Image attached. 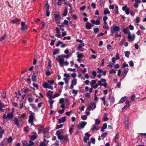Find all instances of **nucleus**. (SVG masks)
Here are the masks:
<instances>
[{
	"label": "nucleus",
	"mask_w": 146,
	"mask_h": 146,
	"mask_svg": "<svg viewBox=\"0 0 146 146\" xmlns=\"http://www.w3.org/2000/svg\"><path fill=\"white\" fill-rule=\"evenodd\" d=\"M106 96H104L103 97L101 98V100L103 101V104L105 105L106 104V101H105V98Z\"/></svg>",
	"instance_id": "47"
},
{
	"label": "nucleus",
	"mask_w": 146,
	"mask_h": 146,
	"mask_svg": "<svg viewBox=\"0 0 146 146\" xmlns=\"http://www.w3.org/2000/svg\"><path fill=\"white\" fill-rule=\"evenodd\" d=\"M21 25V30H22L24 31L27 29V26L25 25V22L22 21Z\"/></svg>",
	"instance_id": "12"
},
{
	"label": "nucleus",
	"mask_w": 146,
	"mask_h": 146,
	"mask_svg": "<svg viewBox=\"0 0 146 146\" xmlns=\"http://www.w3.org/2000/svg\"><path fill=\"white\" fill-rule=\"evenodd\" d=\"M14 117L13 113L12 112L7 114V119H13Z\"/></svg>",
	"instance_id": "18"
},
{
	"label": "nucleus",
	"mask_w": 146,
	"mask_h": 146,
	"mask_svg": "<svg viewBox=\"0 0 146 146\" xmlns=\"http://www.w3.org/2000/svg\"><path fill=\"white\" fill-rule=\"evenodd\" d=\"M21 21V19H17L12 20L11 22L14 23H16L18 22H19Z\"/></svg>",
	"instance_id": "34"
},
{
	"label": "nucleus",
	"mask_w": 146,
	"mask_h": 146,
	"mask_svg": "<svg viewBox=\"0 0 146 146\" xmlns=\"http://www.w3.org/2000/svg\"><path fill=\"white\" fill-rule=\"evenodd\" d=\"M43 87L45 88H48L51 89L52 90L53 89L52 86H49L48 83L44 82L42 84Z\"/></svg>",
	"instance_id": "10"
},
{
	"label": "nucleus",
	"mask_w": 146,
	"mask_h": 146,
	"mask_svg": "<svg viewBox=\"0 0 146 146\" xmlns=\"http://www.w3.org/2000/svg\"><path fill=\"white\" fill-rule=\"evenodd\" d=\"M7 36L6 33H5L0 38V41H3L5 38Z\"/></svg>",
	"instance_id": "29"
},
{
	"label": "nucleus",
	"mask_w": 146,
	"mask_h": 146,
	"mask_svg": "<svg viewBox=\"0 0 146 146\" xmlns=\"http://www.w3.org/2000/svg\"><path fill=\"white\" fill-rule=\"evenodd\" d=\"M58 138L60 141H62L63 142H64V141L63 140L64 136L62 135H60L57 137Z\"/></svg>",
	"instance_id": "31"
},
{
	"label": "nucleus",
	"mask_w": 146,
	"mask_h": 146,
	"mask_svg": "<svg viewBox=\"0 0 146 146\" xmlns=\"http://www.w3.org/2000/svg\"><path fill=\"white\" fill-rule=\"evenodd\" d=\"M43 137L44 139H48L50 137L49 133H43Z\"/></svg>",
	"instance_id": "23"
},
{
	"label": "nucleus",
	"mask_w": 146,
	"mask_h": 146,
	"mask_svg": "<svg viewBox=\"0 0 146 146\" xmlns=\"http://www.w3.org/2000/svg\"><path fill=\"white\" fill-rule=\"evenodd\" d=\"M131 102V101H127L126 102L125 104H126V105H125L122 108V110H123V109L127 108H128V107H129L130 106V105L129 104Z\"/></svg>",
	"instance_id": "16"
},
{
	"label": "nucleus",
	"mask_w": 146,
	"mask_h": 146,
	"mask_svg": "<svg viewBox=\"0 0 146 146\" xmlns=\"http://www.w3.org/2000/svg\"><path fill=\"white\" fill-rule=\"evenodd\" d=\"M96 107V103L93 102H90L89 106L87 107V109L88 111H90L92 109H94Z\"/></svg>",
	"instance_id": "5"
},
{
	"label": "nucleus",
	"mask_w": 146,
	"mask_h": 146,
	"mask_svg": "<svg viewBox=\"0 0 146 146\" xmlns=\"http://www.w3.org/2000/svg\"><path fill=\"white\" fill-rule=\"evenodd\" d=\"M84 57V55H83L82 54L80 53V54H78L77 57L79 58H83Z\"/></svg>",
	"instance_id": "62"
},
{
	"label": "nucleus",
	"mask_w": 146,
	"mask_h": 146,
	"mask_svg": "<svg viewBox=\"0 0 146 146\" xmlns=\"http://www.w3.org/2000/svg\"><path fill=\"white\" fill-rule=\"evenodd\" d=\"M99 129V126L95 124H94L92 125L91 130L94 131V130H97Z\"/></svg>",
	"instance_id": "13"
},
{
	"label": "nucleus",
	"mask_w": 146,
	"mask_h": 146,
	"mask_svg": "<svg viewBox=\"0 0 146 146\" xmlns=\"http://www.w3.org/2000/svg\"><path fill=\"white\" fill-rule=\"evenodd\" d=\"M99 85L100 86H103L105 88H106L107 87V84L106 83V80L103 78H102L100 80L98 81V83L94 85V86H91V88L89 90V92L90 93H91L93 90V88L94 89L96 88Z\"/></svg>",
	"instance_id": "2"
},
{
	"label": "nucleus",
	"mask_w": 146,
	"mask_h": 146,
	"mask_svg": "<svg viewBox=\"0 0 146 146\" xmlns=\"http://www.w3.org/2000/svg\"><path fill=\"white\" fill-rule=\"evenodd\" d=\"M96 83V81L95 80H92L91 81L90 85H91V86H94V84H95Z\"/></svg>",
	"instance_id": "37"
},
{
	"label": "nucleus",
	"mask_w": 146,
	"mask_h": 146,
	"mask_svg": "<svg viewBox=\"0 0 146 146\" xmlns=\"http://www.w3.org/2000/svg\"><path fill=\"white\" fill-rule=\"evenodd\" d=\"M49 5H48V3H46L45 5H44V7L45 8V9L46 10V11L48 10Z\"/></svg>",
	"instance_id": "45"
},
{
	"label": "nucleus",
	"mask_w": 146,
	"mask_h": 146,
	"mask_svg": "<svg viewBox=\"0 0 146 146\" xmlns=\"http://www.w3.org/2000/svg\"><path fill=\"white\" fill-rule=\"evenodd\" d=\"M30 106H31L32 108L35 110H36L37 109V108L36 107V105L34 104H30Z\"/></svg>",
	"instance_id": "49"
},
{
	"label": "nucleus",
	"mask_w": 146,
	"mask_h": 146,
	"mask_svg": "<svg viewBox=\"0 0 146 146\" xmlns=\"http://www.w3.org/2000/svg\"><path fill=\"white\" fill-rule=\"evenodd\" d=\"M14 123L17 125H19V123L18 121V120L17 118L15 117L14 120Z\"/></svg>",
	"instance_id": "32"
},
{
	"label": "nucleus",
	"mask_w": 146,
	"mask_h": 146,
	"mask_svg": "<svg viewBox=\"0 0 146 146\" xmlns=\"http://www.w3.org/2000/svg\"><path fill=\"white\" fill-rule=\"evenodd\" d=\"M64 109H63L62 110H60L58 111V113H59L60 114H62L64 112Z\"/></svg>",
	"instance_id": "63"
},
{
	"label": "nucleus",
	"mask_w": 146,
	"mask_h": 146,
	"mask_svg": "<svg viewBox=\"0 0 146 146\" xmlns=\"http://www.w3.org/2000/svg\"><path fill=\"white\" fill-rule=\"evenodd\" d=\"M86 28L88 30L91 28L92 26H93L88 22H87L85 24Z\"/></svg>",
	"instance_id": "17"
},
{
	"label": "nucleus",
	"mask_w": 146,
	"mask_h": 146,
	"mask_svg": "<svg viewBox=\"0 0 146 146\" xmlns=\"http://www.w3.org/2000/svg\"><path fill=\"white\" fill-rule=\"evenodd\" d=\"M94 33L95 34H96L99 31V29L98 28H94Z\"/></svg>",
	"instance_id": "64"
},
{
	"label": "nucleus",
	"mask_w": 146,
	"mask_h": 146,
	"mask_svg": "<svg viewBox=\"0 0 146 146\" xmlns=\"http://www.w3.org/2000/svg\"><path fill=\"white\" fill-rule=\"evenodd\" d=\"M43 129V126L42 125L38 129V134H39L42 131Z\"/></svg>",
	"instance_id": "43"
},
{
	"label": "nucleus",
	"mask_w": 146,
	"mask_h": 146,
	"mask_svg": "<svg viewBox=\"0 0 146 146\" xmlns=\"http://www.w3.org/2000/svg\"><path fill=\"white\" fill-rule=\"evenodd\" d=\"M32 80L33 82H35L36 80V76L35 73L33 74L32 77Z\"/></svg>",
	"instance_id": "28"
},
{
	"label": "nucleus",
	"mask_w": 146,
	"mask_h": 146,
	"mask_svg": "<svg viewBox=\"0 0 146 146\" xmlns=\"http://www.w3.org/2000/svg\"><path fill=\"white\" fill-rule=\"evenodd\" d=\"M124 123L125 124V126L126 127L127 129H129V127H128V120H126L124 122Z\"/></svg>",
	"instance_id": "46"
},
{
	"label": "nucleus",
	"mask_w": 146,
	"mask_h": 146,
	"mask_svg": "<svg viewBox=\"0 0 146 146\" xmlns=\"http://www.w3.org/2000/svg\"><path fill=\"white\" fill-rule=\"evenodd\" d=\"M60 141L59 140H56L54 143L52 144L50 146H59Z\"/></svg>",
	"instance_id": "26"
},
{
	"label": "nucleus",
	"mask_w": 146,
	"mask_h": 146,
	"mask_svg": "<svg viewBox=\"0 0 146 146\" xmlns=\"http://www.w3.org/2000/svg\"><path fill=\"white\" fill-rule=\"evenodd\" d=\"M111 33L112 34H113L115 31H117L120 29L119 26H117L113 25L110 29Z\"/></svg>",
	"instance_id": "6"
},
{
	"label": "nucleus",
	"mask_w": 146,
	"mask_h": 146,
	"mask_svg": "<svg viewBox=\"0 0 146 146\" xmlns=\"http://www.w3.org/2000/svg\"><path fill=\"white\" fill-rule=\"evenodd\" d=\"M22 143L23 146H33L34 145V143L31 140H30L28 144L27 141L25 140H23L22 141Z\"/></svg>",
	"instance_id": "4"
},
{
	"label": "nucleus",
	"mask_w": 146,
	"mask_h": 146,
	"mask_svg": "<svg viewBox=\"0 0 146 146\" xmlns=\"http://www.w3.org/2000/svg\"><path fill=\"white\" fill-rule=\"evenodd\" d=\"M23 129L24 131L25 132H27L29 131V127L28 126H27L26 127H24L23 128Z\"/></svg>",
	"instance_id": "53"
},
{
	"label": "nucleus",
	"mask_w": 146,
	"mask_h": 146,
	"mask_svg": "<svg viewBox=\"0 0 146 146\" xmlns=\"http://www.w3.org/2000/svg\"><path fill=\"white\" fill-rule=\"evenodd\" d=\"M127 97H122L119 101V103H122L124 102L127 100Z\"/></svg>",
	"instance_id": "20"
},
{
	"label": "nucleus",
	"mask_w": 146,
	"mask_h": 146,
	"mask_svg": "<svg viewBox=\"0 0 146 146\" xmlns=\"http://www.w3.org/2000/svg\"><path fill=\"white\" fill-rule=\"evenodd\" d=\"M126 75L127 74H126L125 73H123L122 74L121 76V79L120 80H121L122 79H123L126 76Z\"/></svg>",
	"instance_id": "59"
},
{
	"label": "nucleus",
	"mask_w": 146,
	"mask_h": 146,
	"mask_svg": "<svg viewBox=\"0 0 146 146\" xmlns=\"http://www.w3.org/2000/svg\"><path fill=\"white\" fill-rule=\"evenodd\" d=\"M103 23L104 24L103 26V28L107 30H108L109 29V28L107 24V23Z\"/></svg>",
	"instance_id": "27"
},
{
	"label": "nucleus",
	"mask_w": 146,
	"mask_h": 146,
	"mask_svg": "<svg viewBox=\"0 0 146 146\" xmlns=\"http://www.w3.org/2000/svg\"><path fill=\"white\" fill-rule=\"evenodd\" d=\"M54 15L56 22L58 23H60V16L56 14H55Z\"/></svg>",
	"instance_id": "14"
},
{
	"label": "nucleus",
	"mask_w": 146,
	"mask_h": 146,
	"mask_svg": "<svg viewBox=\"0 0 146 146\" xmlns=\"http://www.w3.org/2000/svg\"><path fill=\"white\" fill-rule=\"evenodd\" d=\"M74 127V125H72L70 127L69 131L70 134H72L73 132V129Z\"/></svg>",
	"instance_id": "33"
},
{
	"label": "nucleus",
	"mask_w": 146,
	"mask_h": 146,
	"mask_svg": "<svg viewBox=\"0 0 146 146\" xmlns=\"http://www.w3.org/2000/svg\"><path fill=\"white\" fill-rule=\"evenodd\" d=\"M108 98L111 103H113L114 102L115 98L111 96V93L109 95L108 97Z\"/></svg>",
	"instance_id": "11"
},
{
	"label": "nucleus",
	"mask_w": 146,
	"mask_h": 146,
	"mask_svg": "<svg viewBox=\"0 0 146 146\" xmlns=\"http://www.w3.org/2000/svg\"><path fill=\"white\" fill-rule=\"evenodd\" d=\"M53 93V92L51 91H49L46 94L47 96L49 98V99H51L52 98L53 96H52V94Z\"/></svg>",
	"instance_id": "15"
},
{
	"label": "nucleus",
	"mask_w": 146,
	"mask_h": 146,
	"mask_svg": "<svg viewBox=\"0 0 146 146\" xmlns=\"http://www.w3.org/2000/svg\"><path fill=\"white\" fill-rule=\"evenodd\" d=\"M87 122L84 121L82 123H81L79 125H76L77 128L79 129H81L83 128L85 126Z\"/></svg>",
	"instance_id": "9"
},
{
	"label": "nucleus",
	"mask_w": 146,
	"mask_h": 146,
	"mask_svg": "<svg viewBox=\"0 0 146 146\" xmlns=\"http://www.w3.org/2000/svg\"><path fill=\"white\" fill-rule=\"evenodd\" d=\"M5 131L1 129V127L0 126V137L1 138L2 137L3 134L4 133Z\"/></svg>",
	"instance_id": "25"
},
{
	"label": "nucleus",
	"mask_w": 146,
	"mask_h": 146,
	"mask_svg": "<svg viewBox=\"0 0 146 146\" xmlns=\"http://www.w3.org/2000/svg\"><path fill=\"white\" fill-rule=\"evenodd\" d=\"M29 112L30 115L29 116V123H30L31 125H34L33 121H36L35 117V114L31 111H30Z\"/></svg>",
	"instance_id": "3"
},
{
	"label": "nucleus",
	"mask_w": 146,
	"mask_h": 146,
	"mask_svg": "<svg viewBox=\"0 0 146 146\" xmlns=\"http://www.w3.org/2000/svg\"><path fill=\"white\" fill-rule=\"evenodd\" d=\"M135 35L134 34H131L130 32H129L127 36L128 41L132 42L134 40L135 38Z\"/></svg>",
	"instance_id": "7"
},
{
	"label": "nucleus",
	"mask_w": 146,
	"mask_h": 146,
	"mask_svg": "<svg viewBox=\"0 0 146 146\" xmlns=\"http://www.w3.org/2000/svg\"><path fill=\"white\" fill-rule=\"evenodd\" d=\"M116 73V71L113 69L110 70L109 72L110 74H115Z\"/></svg>",
	"instance_id": "60"
},
{
	"label": "nucleus",
	"mask_w": 146,
	"mask_h": 146,
	"mask_svg": "<svg viewBox=\"0 0 146 146\" xmlns=\"http://www.w3.org/2000/svg\"><path fill=\"white\" fill-rule=\"evenodd\" d=\"M101 122V121L99 119H96L95 120V124L98 126Z\"/></svg>",
	"instance_id": "42"
},
{
	"label": "nucleus",
	"mask_w": 146,
	"mask_h": 146,
	"mask_svg": "<svg viewBox=\"0 0 146 146\" xmlns=\"http://www.w3.org/2000/svg\"><path fill=\"white\" fill-rule=\"evenodd\" d=\"M59 53V49L58 48L55 49L53 51V53L54 55L57 54H58Z\"/></svg>",
	"instance_id": "35"
},
{
	"label": "nucleus",
	"mask_w": 146,
	"mask_h": 146,
	"mask_svg": "<svg viewBox=\"0 0 146 146\" xmlns=\"http://www.w3.org/2000/svg\"><path fill=\"white\" fill-rule=\"evenodd\" d=\"M91 22L93 24L97 25H99L100 24V21L99 20L95 21V20H92L91 21Z\"/></svg>",
	"instance_id": "19"
},
{
	"label": "nucleus",
	"mask_w": 146,
	"mask_h": 146,
	"mask_svg": "<svg viewBox=\"0 0 146 146\" xmlns=\"http://www.w3.org/2000/svg\"><path fill=\"white\" fill-rule=\"evenodd\" d=\"M81 118L82 120H86L87 119V117L86 115H82L81 116Z\"/></svg>",
	"instance_id": "52"
},
{
	"label": "nucleus",
	"mask_w": 146,
	"mask_h": 146,
	"mask_svg": "<svg viewBox=\"0 0 146 146\" xmlns=\"http://www.w3.org/2000/svg\"><path fill=\"white\" fill-rule=\"evenodd\" d=\"M71 54H68L67 55L63 54L61 55H58L56 58V59L59 62L60 66L62 67L64 65L67 66L69 64V62L67 61H64V58L68 59L71 56Z\"/></svg>",
	"instance_id": "1"
},
{
	"label": "nucleus",
	"mask_w": 146,
	"mask_h": 146,
	"mask_svg": "<svg viewBox=\"0 0 146 146\" xmlns=\"http://www.w3.org/2000/svg\"><path fill=\"white\" fill-rule=\"evenodd\" d=\"M110 12L108 10V9L106 8L105 9L104 11V14H110Z\"/></svg>",
	"instance_id": "40"
},
{
	"label": "nucleus",
	"mask_w": 146,
	"mask_h": 146,
	"mask_svg": "<svg viewBox=\"0 0 146 146\" xmlns=\"http://www.w3.org/2000/svg\"><path fill=\"white\" fill-rule=\"evenodd\" d=\"M60 94L59 93H57L55 94L54 95H53L52 97V98H54L56 97H58L60 96Z\"/></svg>",
	"instance_id": "61"
},
{
	"label": "nucleus",
	"mask_w": 146,
	"mask_h": 146,
	"mask_svg": "<svg viewBox=\"0 0 146 146\" xmlns=\"http://www.w3.org/2000/svg\"><path fill=\"white\" fill-rule=\"evenodd\" d=\"M82 46H83L82 44H80L77 48L78 50L80 51H82L83 50L82 49Z\"/></svg>",
	"instance_id": "44"
},
{
	"label": "nucleus",
	"mask_w": 146,
	"mask_h": 146,
	"mask_svg": "<svg viewBox=\"0 0 146 146\" xmlns=\"http://www.w3.org/2000/svg\"><path fill=\"white\" fill-rule=\"evenodd\" d=\"M4 105L3 103H2L1 101H0V111L2 112L4 111V110L2 108L4 107Z\"/></svg>",
	"instance_id": "24"
},
{
	"label": "nucleus",
	"mask_w": 146,
	"mask_h": 146,
	"mask_svg": "<svg viewBox=\"0 0 146 146\" xmlns=\"http://www.w3.org/2000/svg\"><path fill=\"white\" fill-rule=\"evenodd\" d=\"M103 120L104 121H106L109 120V118L107 117V114L105 113L104 114Z\"/></svg>",
	"instance_id": "21"
},
{
	"label": "nucleus",
	"mask_w": 146,
	"mask_h": 146,
	"mask_svg": "<svg viewBox=\"0 0 146 146\" xmlns=\"http://www.w3.org/2000/svg\"><path fill=\"white\" fill-rule=\"evenodd\" d=\"M58 1L57 3V4L58 5H60L63 4V1L62 0H58Z\"/></svg>",
	"instance_id": "56"
},
{
	"label": "nucleus",
	"mask_w": 146,
	"mask_h": 146,
	"mask_svg": "<svg viewBox=\"0 0 146 146\" xmlns=\"http://www.w3.org/2000/svg\"><path fill=\"white\" fill-rule=\"evenodd\" d=\"M54 82V81L53 80H48V84L52 85Z\"/></svg>",
	"instance_id": "55"
},
{
	"label": "nucleus",
	"mask_w": 146,
	"mask_h": 146,
	"mask_svg": "<svg viewBox=\"0 0 146 146\" xmlns=\"http://www.w3.org/2000/svg\"><path fill=\"white\" fill-rule=\"evenodd\" d=\"M77 84V81L75 78H74L72 81V84L74 86L75 85Z\"/></svg>",
	"instance_id": "36"
},
{
	"label": "nucleus",
	"mask_w": 146,
	"mask_h": 146,
	"mask_svg": "<svg viewBox=\"0 0 146 146\" xmlns=\"http://www.w3.org/2000/svg\"><path fill=\"white\" fill-rule=\"evenodd\" d=\"M89 140V137H87L86 136H85L84 138V141L86 143H87V141Z\"/></svg>",
	"instance_id": "57"
},
{
	"label": "nucleus",
	"mask_w": 146,
	"mask_h": 146,
	"mask_svg": "<svg viewBox=\"0 0 146 146\" xmlns=\"http://www.w3.org/2000/svg\"><path fill=\"white\" fill-rule=\"evenodd\" d=\"M130 54V52L129 51H127L125 52V55L127 58H128L129 57V55Z\"/></svg>",
	"instance_id": "41"
},
{
	"label": "nucleus",
	"mask_w": 146,
	"mask_h": 146,
	"mask_svg": "<svg viewBox=\"0 0 146 146\" xmlns=\"http://www.w3.org/2000/svg\"><path fill=\"white\" fill-rule=\"evenodd\" d=\"M47 145L44 142L41 141L39 144V146H46Z\"/></svg>",
	"instance_id": "54"
},
{
	"label": "nucleus",
	"mask_w": 146,
	"mask_h": 146,
	"mask_svg": "<svg viewBox=\"0 0 146 146\" xmlns=\"http://www.w3.org/2000/svg\"><path fill=\"white\" fill-rule=\"evenodd\" d=\"M68 13V10L67 9H64V13L63 14V15L64 16H65L66 15L67 13Z\"/></svg>",
	"instance_id": "50"
},
{
	"label": "nucleus",
	"mask_w": 146,
	"mask_h": 146,
	"mask_svg": "<svg viewBox=\"0 0 146 146\" xmlns=\"http://www.w3.org/2000/svg\"><path fill=\"white\" fill-rule=\"evenodd\" d=\"M63 140H64V141L65 140L67 142H68V141L69 139L68 138V135H66L64 136V137Z\"/></svg>",
	"instance_id": "48"
},
{
	"label": "nucleus",
	"mask_w": 146,
	"mask_h": 146,
	"mask_svg": "<svg viewBox=\"0 0 146 146\" xmlns=\"http://www.w3.org/2000/svg\"><path fill=\"white\" fill-rule=\"evenodd\" d=\"M107 135V132H104L101 135V137L102 138V139H103Z\"/></svg>",
	"instance_id": "39"
},
{
	"label": "nucleus",
	"mask_w": 146,
	"mask_h": 146,
	"mask_svg": "<svg viewBox=\"0 0 146 146\" xmlns=\"http://www.w3.org/2000/svg\"><path fill=\"white\" fill-rule=\"evenodd\" d=\"M122 10L125 11V13L127 15H128L130 12V9L129 8L127 7L126 5L122 7Z\"/></svg>",
	"instance_id": "8"
},
{
	"label": "nucleus",
	"mask_w": 146,
	"mask_h": 146,
	"mask_svg": "<svg viewBox=\"0 0 146 146\" xmlns=\"http://www.w3.org/2000/svg\"><path fill=\"white\" fill-rule=\"evenodd\" d=\"M123 32L124 33L126 34H127L128 35V34H129V32H130L127 28H124L123 29Z\"/></svg>",
	"instance_id": "22"
},
{
	"label": "nucleus",
	"mask_w": 146,
	"mask_h": 146,
	"mask_svg": "<svg viewBox=\"0 0 146 146\" xmlns=\"http://www.w3.org/2000/svg\"><path fill=\"white\" fill-rule=\"evenodd\" d=\"M119 138V134L118 133L117 134L115 137L114 141L115 143H117V140Z\"/></svg>",
	"instance_id": "30"
},
{
	"label": "nucleus",
	"mask_w": 146,
	"mask_h": 146,
	"mask_svg": "<svg viewBox=\"0 0 146 146\" xmlns=\"http://www.w3.org/2000/svg\"><path fill=\"white\" fill-rule=\"evenodd\" d=\"M76 41L77 42H80L82 44V46L83 47L84 46V43L82 42L83 41L82 40H80L78 39H77L76 40Z\"/></svg>",
	"instance_id": "51"
},
{
	"label": "nucleus",
	"mask_w": 146,
	"mask_h": 146,
	"mask_svg": "<svg viewBox=\"0 0 146 146\" xmlns=\"http://www.w3.org/2000/svg\"><path fill=\"white\" fill-rule=\"evenodd\" d=\"M35 133L36 135H33L31 136V138L32 140H34L37 137V135L36 133L35 132Z\"/></svg>",
	"instance_id": "38"
},
{
	"label": "nucleus",
	"mask_w": 146,
	"mask_h": 146,
	"mask_svg": "<svg viewBox=\"0 0 146 146\" xmlns=\"http://www.w3.org/2000/svg\"><path fill=\"white\" fill-rule=\"evenodd\" d=\"M78 90H75L74 89L72 90V93L73 94H74L76 95L78 94Z\"/></svg>",
	"instance_id": "58"
}]
</instances>
